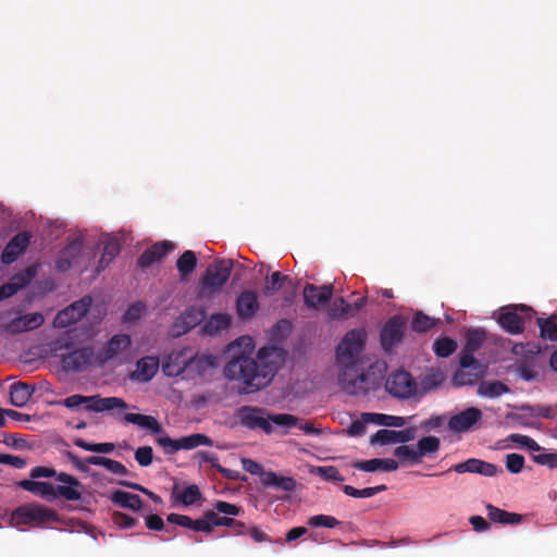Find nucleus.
Here are the masks:
<instances>
[{
	"label": "nucleus",
	"instance_id": "nucleus-41",
	"mask_svg": "<svg viewBox=\"0 0 557 557\" xmlns=\"http://www.w3.org/2000/svg\"><path fill=\"white\" fill-rule=\"evenodd\" d=\"M120 252V244L116 238L107 237L104 240L103 252L99 261V269H104Z\"/></svg>",
	"mask_w": 557,
	"mask_h": 557
},
{
	"label": "nucleus",
	"instance_id": "nucleus-20",
	"mask_svg": "<svg viewBox=\"0 0 557 557\" xmlns=\"http://www.w3.org/2000/svg\"><path fill=\"white\" fill-rule=\"evenodd\" d=\"M453 470L457 473H479L484 476H495L502 473L503 470L497 466L480 460V459H468L465 462L457 463L453 467Z\"/></svg>",
	"mask_w": 557,
	"mask_h": 557
},
{
	"label": "nucleus",
	"instance_id": "nucleus-47",
	"mask_svg": "<svg viewBox=\"0 0 557 557\" xmlns=\"http://www.w3.org/2000/svg\"><path fill=\"white\" fill-rule=\"evenodd\" d=\"M435 323V319L425 315L422 312H417L412 319L411 325L414 331L422 333L431 330Z\"/></svg>",
	"mask_w": 557,
	"mask_h": 557
},
{
	"label": "nucleus",
	"instance_id": "nucleus-4",
	"mask_svg": "<svg viewBox=\"0 0 557 557\" xmlns=\"http://www.w3.org/2000/svg\"><path fill=\"white\" fill-rule=\"evenodd\" d=\"M72 332H69L66 336L51 344V351L62 358V362L65 368L71 370H82L90 364H98L97 352H94L91 348H82L74 350L67 355L61 352L62 349H70V339Z\"/></svg>",
	"mask_w": 557,
	"mask_h": 557
},
{
	"label": "nucleus",
	"instance_id": "nucleus-30",
	"mask_svg": "<svg viewBox=\"0 0 557 557\" xmlns=\"http://www.w3.org/2000/svg\"><path fill=\"white\" fill-rule=\"evenodd\" d=\"M355 468L366 471V472H374V471H395L398 469V462L394 459H380L374 458L366 461H358L354 465Z\"/></svg>",
	"mask_w": 557,
	"mask_h": 557
},
{
	"label": "nucleus",
	"instance_id": "nucleus-25",
	"mask_svg": "<svg viewBox=\"0 0 557 557\" xmlns=\"http://www.w3.org/2000/svg\"><path fill=\"white\" fill-rule=\"evenodd\" d=\"M35 274L36 269L34 267H30L26 269L25 272L13 276L10 283L3 285L0 288V300L3 298L11 297L18 289L27 285L34 278Z\"/></svg>",
	"mask_w": 557,
	"mask_h": 557
},
{
	"label": "nucleus",
	"instance_id": "nucleus-62",
	"mask_svg": "<svg viewBox=\"0 0 557 557\" xmlns=\"http://www.w3.org/2000/svg\"><path fill=\"white\" fill-rule=\"evenodd\" d=\"M106 469L114 474H119V475L127 474V469L124 465H122L120 461H116V460H113L110 458L107 462Z\"/></svg>",
	"mask_w": 557,
	"mask_h": 557
},
{
	"label": "nucleus",
	"instance_id": "nucleus-55",
	"mask_svg": "<svg viewBox=\"0 0 557 557\" xmlns=\"http://www.w3.org/2000/svg\"><path fill=\"white\" fill-rule=\"evenodd\" d=\"M484 333L482 331L472 330L467 333L466 350L474 351L483 342Z\"/></svg>",
	"mask_w": 557,
	"mask_h": 557
},
{
	"label": "nucleus",
	"instance_id": "nucleus-51",
	"mask_svg": "<svg viewBox=\"0 0 557 557\" xmlns=\"http://www.w3.org/2000/svg\"><path fill=\"white\" fill-rule=\"evenodd\" d=\"M524 466V458L519 454H509L506 457V468L511 473L521 472Z\"/></svg>",
	"mask_w": 557,
	"mask_h": 557
},
{
	"label": "nucleus",
	"instance_id": "nucleus-10",
	"mask_svg": "<svg viewBox=\"0 0 557 557\" xmlns=\"http://www.w3.org/2000/svg\"><path fill=\"white\" fill-rule=\"evenodd\" d=\"M15 522H55L54 512L42 505L30 503L18 507L13 512Z\"/></svg>",
	"mask_w": 557,
	"mask_h": 557
},
{
	"label": "nucleus",
	"instance_id": "nucleus-34",
	"mask_svg": "<svg viewBox=\"0 0 557 557\" xmlns=\"http://www.w3.org/2000/svg\"><path fill=\"white\" fill-rule=\"evenodd\" d=\"M362 418L364 419V421H368V422L376 424V425L393 426V428H401V426L406 425V423H407V420L404 417L389 416V414H384V413L366 412V413H362Z\"/></svg>",
	"mask_w": 557,
	"mask_h": 557
},
{
	"label": "nucleus",
	"instance_id": "nucleus-23",
	"mask_svg": "<svg viewBox=\"0 0 557 557\" xmlns=\"http://www.w3.org/2000/svg\"><path fill=\"white\" fill-rule=\"evenodd\" d=\"M125 423L137 425L140 429L150 431L158 436L165 435L160 422L152 416L141 413H125L122 418Z\"/></svg>",
	"mask_w": 557,
	"mask_h": 557
},
{
	"label": "nucleus",
	"instance_id": "nucleus-35",
	"mask_svg": "<svg viewBox=\"0 0 557 557\" xmlns=\"http://www.w3.org/2000/svg\"><path fill=\"white\" fill-rule=\"evenodd\" d=\"M34 393V388L25 383H14L10 387V400L13 406L23 407L25 406L32 395Z\"/></svg>",
	"mask_w": 557,
	"mask_h": 557
},
{
	"label": "nucleus",
	"instance_id": "nucleus-33",
	"mask_svg": "<svg viewBox=\"0 0 557 557\" xmlns=\"http://www.w3.org/2000/svg\"><path fill=\"white\" fill-rule=\"evenodd\" d=\"M261 483L285 492L294 491L296 487V481L293 478L278 475L273 471L264 473Z\"/></svg>",
	"mask_w": 557,
	"mask_h": 557
},
{
	"label": "nucleus",
	"instance_id": "nucleus-58",
	"mask_svg": "<svg viewBox=\"0 0 557 557\" xmlns=\"http://www.w3.org/2000/svg\"><path fill=\"white\" fill-rule=\"evenodd\" d=\"M59 473H57V471L53 469V468H50V467H41V466H38V467H34L30 469V472H29V480H36L39 479V478H52V476H55L58 475Z\"/></svg>",
	"mask_w": 557,
	"mask_h": 557
},
{
	"label": "nucleus",
	"instance_id": "nucleus-63",
	"mask_svg": "<svg viewBox=\"0 0 557 557\" xmlns=\"http://www.w3.org/2000/svg\"><path fill=\"white\" fill-rule=\"evenodd\" d=\"M0 463L11 465L16 468H22L25 466V461L20 457L4 454H0Z\"/></svg>",
	"mask_w": 557,
	"mask_h": 557
},
{
	"label": "nucleus",
	"instance_id": "nucleus-14",
	"mask_svg": "<svg viewBox=\"0 0 557 557\" xmlns=\"http://www.w3.org/2000/svg\"><path fill=\"white\" fill-rule=\"evenodd\" d=\"M481 420L482 411L470 407L451 416L447 421V425L449 431L454 433H466L471 431Z\"/></svg>",
	"mask_w": 557,
	"mask_h": 557
},
{
	"label": "nucleus",
	"instance_id": "nucleus-5",
	"mask_svg": "<svg viewBox=\"0 0 557 557\" xmlns=\"http://www.w3.org/2000/svg\"><path fill=\"white\" fill-rule=\"evenodd\" d=\"M232 260H220L210 265L202 278L201 296H212L227 282L232 271Z\"/></svg>",
	"mask_w": 557,
	"mask_h": 557
},
{
	"label": "nucleus",
	"instance_id": "nucleus-27",
	"mask_svg": "<svg viewBox=\"0 0 557 557\" xmlns=\"http://www.w3.org/2000/svg\"><path fill=\"white\" fill-rule=\"evenodd\" d=\"M20 487L23 490L42 497L47 500H54L55 499V488L54 485L48 482H41L36 480H22L18 482Z\"/></svg>",
	"mask_w": 557,
	"mask_h": 557
},
{
	"label": "nucleus",
	"instance_id": "nucleus-57",
	"mask_svg": "<svg viewBox=\"0 0 557 557\" xmlns=\"http://www.w3.org/2000/svg\"><path fill=\"white\" fill-rule=\"evenodd\" d=\"M315 473H318L325 480L338 481V482L344 480L343 476L339 474L338 470L332 466L318 467L315 469Z\"/></svg>",
	"mask_w": 557,
	"mask_h": 557
},
{
	"label": "nucleus",
	"instance_id": "nucleus-8",
	"mask_svg": "<svg viewBox=\"0 0 557 557\" xmlns=\"http://www.w3.org/2000/svg\"><path fill=\"white\" fill-rule=\"evenodd\" d=\"M532 309L525 306H515L503 309L498 317L500 326L511 334H519L524 329L525 319L531 318Z\"/></svg>",
	"mask_w": 557,
	"mask_h": 557
},
{
	"label": "nucleus",
	"instance_id": "nucleus-19",
	"mask_svg": "<svg viewBox=\"0 0 557 557\" xmlns=\"http://www.w3.org/2000/svg\"><path fill=\"white\" fill-rule=\"evenodd\" d=\"M160 368V360L158 357L146 356L140 358L132 371L129 377L134 382L147 383L153 379Z\"/></svg>",
	"mask_w": 557,
	"mask_h": 557
},
{
	"label": "nucleus",
	"instance_id": "nucleus-61",
	"mask_svg": "<svg viewBox=\"0 0 557 557\" xmlns=\"http://www.w3.org/2000/svg\"><path fill=\"white\" fill-rule=\"evenodd\" d=\"M369 423L368 421H364V419L361 417V420L354 421L347 432L351 436H360L364 434L366 432V424Z\"/></svg>",
	"mask_w": 557,
	"mask_h": 557
},
{
	"label": "nucleus",
	"instance_id": "nucleus-36",
	"mask_svg": "<svg viewBox=\"0 0 557 557\" xmlns=\"http://www.w3.org/2000/svg\"><path fill=\"white\" fill-rule=\"evenodd\" d=\"M414 446L419 455V459L422 461L424 457L434 455L438 451L441 441L436 436L429 435L420 438Z\"/></svg>",
	"mask_w": 557,
	"mask_h": 557
},
{
	"label": "nucleus",
	"instance_id": "nucleus-6",
	"mask_svg": "<svg viewBox=\"0 0 557 557\" xmlns=\"http://www.w3.org/2000/svg\"><path fill=\"white\" fill-rule=\"evenodd\" d=\"M157 443L164 449L166 454H175L178 450H189L199 446H213V442L205 434L196 433L173 440L168 435L157 437Z\"/></svg>",
	"mask_w": 557,
	"mask_h": 557
},
{
	"label": "nucleus",
	"instance_id": "nucleus-56",
	"mask_svg": "<svg viewBox=\"0 0 557 557\" xmlns=\"http://www.w3.org/2000/svg\"><path fill=\"white\" fill-rule=\"evenodd\" d=\"M240 462L245 471L253 475H260L261 480L263 479V474L268 472L263 470V467L260 463L250 458H242Z\"/></svg>",
	"mask_w": 557,
	"mask_h": 557
},
{
	"label": "nucleus",
	"instance_id": "nucleus-24",
	"mask_svg": "<svg viewBox=\"0 0 557 557\" xmlns=\"http://www.w3.org/2000/svg\"><path fill=\"white\" fill-rule=\"evenodd\" d=\"M259 309L258 297L255 292H243L236 301L237 314L242 319L252 318Z\"/></svg>",
	"mask_w": 557,
	"mask_h": 557
},
{
	"label": "nucleus",
	"instance_id": "nucleus-18",
	"mask_svg": "<svg viewBox=\"0 0 557 557\" xmlns=\"http://www.w3.org/2000/svg\"><path fill=\"white\" fill-rule=\"evenodd\" d=\"M44 322L45 318L41 313L32 312L13 318L4 325V330L10 334H17L38 329Z\"/></svg>",
	"mask_w": 557,
	"mask_h": 557
},
{
	"label": "nucleus",
	"instance_id": "nucleus-21",
	"mask_svg": "<svg viewBox=\"0 0 557 557\" xmlns=\"http://www.w3.org/2000/svg\"><path fill=\"white\" fill-rule=\"evenodd\" d=\"M333 294L332 285L314 286L307 285L304 288L305 304L311 308H318L320 305L325 304Z\"/></svg>",
	"mask_w": 557,
	"mask_h": 557
},
{
	"label": "nucleus",
	"instance_id": "nucleus-17",
	"mask_svg": "<svg viewBox=\"0 0 557 557\" xmlns=\"http://www.w3.org/2000/svg\"><path fill=\"white\" fill-rule=\"evenodd\" d=\"M216 367V359L211 355L198 356L191 349L190 362H188V369L186 379L195 380L198 377H205L210 375Z\"/></svg>",
	"mask_w": 557,
	"mask_h": 557
},
{
	"label": "nucleus",
	"instance_id": "nucleus-54",
	"mask_svg": "<svg viewBox=\"0 0 557 557\" xmlns=\"http://www.w3.org/2000/svg\"><path fill=\"white\" fill-rule=\"evenodd\" d=\"M534 462L541 466H546L550 469H557V454L555 453H541L533 456Z\"/></svg>",
	"mask_w": 557,
	"mask_h": 557
},
{
	"label": "nucleus",
	"instance_id": "nucleus-44",
	"mask_svg": "<svg viewBox=\"0 0 557 557\" xmlns=\"http://www.w3.org/2000/svg\"><path fill=\"white\" fill-rule=\"evenodd\" d=\"M269 420L273 430L274 426L288 430L298 424V419L288 413L269 414Z\"/></svg>",
	"mask_w": 557,
	"mask_h": 557
},
{
	"label": "nucleus",
	"instance_id": "nucleus-60",
	"mask_svg": "<svg viewBox=\"0 0 557 557\" xmlns=\"http://www.w3.org/2000/svg\"><path fill=\"white\" fill-rule=\"evenodd\" d=\"M511 438L513 442H516L522 446H525L531 450H535V451L540 450L539 444L533 438H531L529 436L516 434V435H511Z\"/></svg>",
	"mask_w": 557,
	"mask_h": 557
},
{
	"label": "nucleus",
	"instance_id": "nucleus-32",
	"mask_svg": "<svg viewBox=\"0 0 557 557\" xmlns=\"http://www.w3.org/2000/svg\"><path fill=\"white\" fill-rule=\"evenodd\" d=\"M110 499L119 507L138 511L143 504L138 495L125 491H114L110 495Z\"/></svg>",
	"mask_w": 557,
	"mask_h": 557
},
{
	"label": "nucleus",
	"instance_id": "nucleus-12",
	"mask_svg": "<svg viewBox=\"0 0 557 557\" xmlns=\"http://www.w3.org/2000/svg\"><path fill=\"white\" fill-rule=\"evenodd\" d=\"M131 346V337L126 334H116L97 351L98 366L119 359Z\"/></svg>",
	"mask_w": 557,
	"mask_h": 557
},
{
	"label": "nucleus",
	"instance_id": "nucleus-49",
	"mask_svg": "<svg viewBox=\"0 0 557 557\" xmlns=\"http://www.w3.org/2000/svg\"><path fill=\"white\" fill-rule=\"evenodd\" d=\"M286 280L287 276L280 272L272 273L271 277L267 281L263 293L268 296H272L281 288L283 282Z\"/></svg>",
	"mask_w": 557,
	"mask_h": 557
},
{
	"label": "nucleus",
	"instance_id": "nucleus-42",
	"mask_svg": "<svg viewBox=\"0 0 557 557\" xmlns=\"http://www.w3.org/2000/svg\"><path fill=\"white\" fill-rule=\"evenodd\" d=\"M197 258L194 251L186 250L177 260L176 267L182 278L187 277L196 268Z\"/></svg>",
	"mask_w": 557,
	"mask_h": 557
},
{
	"label": "nucleus",
	"instance_id": "nucleus-38",
	"mask_svg": "<svg viewBox=\"0 0 557 557\" xmlns=\"http://www.w3.org/2000/svg\"><path fill=\"white\" fill-rule=\"evenodd\" d=\"M232 318L227 313L212 314L208 322L205 324L203 330L208 334H215L218 332L228 329Z\"/></svg>",
	"mask_w": 557,
	"mask_h": 557
},
{
	"label": "nucleus",
	"instance_id": "nucleus-22",
	"mask_svg": "<svg viewBox=\"0 0 557 557\" xmlns=\"http://www.w3.org/2000/svg\"><path fill=\"white\" fill-rule=\"evenodd\" d=\"M413 438V432L411 430H403V431H394V430H379L372 437V444H398V443H407Z\"/></svg>",
	"mask_w": 557,
	"mask_h": 557
},
{
	"label": "nucleus",
	"instance_id": "nucleus-37",
	"mask_svg": "<svg viewBox=\"0 0 557 557\" xmlns=\"http://www.w3.org/2000/svg\"><path fill=\"white\" fill-rule=\"evenodd\" d=\"M205 319V310L201 308H190L184 312L178 319L182 324V331L178 333H185L188 330L198 325Z\"/></svg>",
	"mask_w": 557,
	"mask_h": 557
},
{
	"label": "nucleus",
	"instance_id": "nucleus-9",
	"mask_svg": "<svg viewBox=\"0 0 557 557\" xmlns=\"http://www.w3.org/2000/svg\"><path fill=\"white\" fill-rule=\"evenodd\" d=\"M239 423L249 430H262L270 434L273 432L270 425L269 413L257 407L245 406L237 411Z\"/></svg>",
	"mask_w": 557,
	"mask_h": 557
},
{
	"label": "nucleus",
	"instance_id": "nucleus-52",
	"mask_svg": "<svg viewBox=\"0 0 557 557\" xmlns=\"http://www.w3.org/2000/svg\"><path fill=\"white\" fill-rule=\"evenodd\" d=\"M447 421H448V419L444 414L432 416L429 419L423 420L421 422L420 426H421V429H423L425 431L438 430L445 423H447Z\"/></svg>",
	"mask_w": 557,
	"mask_h": 557
},
{
	"label": "nucleus",
	"instance_id": "nucleus-15",
	"mask_svg": "<svg viewBox=\"0 0 557 557\" xmlns=\"http://www.w3.org/2000/svg\"><path fill=\"white\" fill-rule=\"evenodd\" d=\"M473 351L466 350L460 357L461 369L456 373L454 380L458 385H466L473 383L479 376L483 374L481 364L472 356Z\"/></svg>",
	"mask_w": 557,
	"mask_h": 557
},
{
	"label": "nucleus",
	"instance_id": "nucleus-13",
	"mask_svg": "<svg viewBox=\"0 0 557 557\" xmlns=\"http://www.w3.org/2000/svg\"><path fill=\"white\" fill-rule=\"evenodd\" d=\"M90 305L91 299L88 297L72 304L57 314L53 321V326L63 329L78 322L86 314Z\"/></svg>",
	"mask_w": 557,
	"mask_h": 557
},
{
	"label": "nucleus",
	"instance_id": "nucleus-28",
	"mask_svg": "<svg viewBox=\"0 0 557 557\" xmlns=\"http://www.w3.org/2000/svg\"><path fill=\"white\" fill-rule=\"evenodd\" d=\"M404 324L400 319H391L381 332V341L384 348H391L398 343L403 336Z\"/></svg>",
	"mask_w": 557,
	"mask_h": 557
},
{
	"label": "nucleus",
	"instance_id": "nucleus-43",
	"mask_svg": "<svg viewBox=\"0 0 557 557\" xmlns=\"http://www.w3.org/2000/svg\"><path fill=\"white\" fill-rule=\"evenodd\" d=\"M394 455L401 463L418 465L421 462L414 445H400L395 448Z\"/></svg>",
	"mask_w": 557,
	"mask_h": 557
},
{
	"label": "nucleus",
	"instance_id": "nucleus-64",
	"mask_svg": "<svg viewBox=\"0 0 557 557\" xmlns=\"http://www.w3.org/2000/svg\"><path fill=\"white\" fill-rule=\"evenodd\" d=\"M386 488L385 485H379L374 487H366L360 490L359 498H369L377 494L379 492H382Z\"/></svg>",
	"mask_w": 557,
	"mask_h": 557
},
{
	"label": "nucleus",
	"instance_id": "nucleus-3",
	"mask_svg": "<svg viewBox=\"0 0 557 557\" xmlns=\"http://www.w3.org/2000/svg\"><path fill=\"white\" fill-rule=\"evenodd\" d=\"M63 406L70 409L77 408L85 405L88 410L95 412H122L129 408V406L120 397H100L95 396H83L72 395L61 401Z\"/></svg>",
	"mask_w": 557,
	"mask_h": 557
},
{
	"label": "nucleus",
	"instance_id": "nucleus-31",
	"mask_svg": "<svg viewBox=\"0 0 557 557\" xmlns=\"http://www.w3.org/2000/svg\"><path fill=\"white\" fill-rule=\"evenodd\" d=\"M173 244L170 242H162L153 245L150 249L146 250L139 258L141 267H148L156 261H159L169 251L173 249Z\"/></svg>",
	"mask_w": 557,
	"mask_h": 557
},
{
	"label": "nucleus",
	"instance_id": "nucleus-29",
	"mask_svg": "<svg viewBox=\"0 0 557 557\" xmlns=\"http://www.w3.org/2000/svg\"><path fill=\"white\" fill-rule=\"evenodd\" d=\"M29 236L25 233L16 235L5 247L2 253L3 263H12L27 247Z\"/></svg>",
	"mask_w": 557,
	"mask_h": 557
},
{
	"label": "nucleus",
	"instance_id": "nucleus-59",
	"mask_svg": "<svg viewBox=\"0 0 557 557\" xmlns=\"http://www.w3.org/2000/svg\"><path fill=\"white\" fill-rule=\"evenodd\" d=\"M146 311V308L143 304L138 302L133 305L124 314V320L127 322L135 321L140 319Z\"/></svg>",
	"mask_w": 557,
	"mask_h": 557
},
{
	"label": "nucleus",
	"instance_id": "nucleus-39",
	"mask_svg": "<svg viewBox=\"0 0 557 557\" xmlns=\"http://www.w3.org/2000/svg\"><path fill=\"white\" fill-rule=\"evenodd\" d=\"M508 392V387L498 381H484L479 385L478 394L483 397L495 398Z\"/></svg>",
	"mask_w": 557,
	"mask_h": 557
},
{
	"label": "nucleus",
	"instance_id": "nucleus-48",
	"mask_svg": "<svg viewBox=\"0 0 557 557\" xmlns=\"http://www.w3.org/2000/svg\"><path fill=\"white\" fill-rule=\"evenodd\" d=\"M456 348V342L448 337L440 338L434 343V351L438 357H448Z\"/></svg>",
	"mask_w": 557,
	"mask_h": 557
},
{
	"label": "nucleus",
	"instance_id": "nucleus-53",
	"mask_svg": "<svg viewBox=\"0 0 557 557\" xmlns=\"http://www.w3.org/2000/svg\"><path fill=\"white\" fill-rule=\"evenodd\" d=\"M153 451L150 446H143L135 451V459L141 467H148L152 462Z\"/></svg>",
	"mask_w": 557,
	"mask_h": 557
},
{
	"label": "nucleus",
	"instance_id": "nucleus-1",
	"mask_svg": "<svg viewBox=\"0 0 557 557\" xmlns=\"http://www.w3.org/2000/svg\"><path fill=\"white\" fill-rule=\"evenodd\" d=\"M255 343L250 336H242L228 346L232 359L225 367V376L240 383L244 393L263 388L273 379L278 368L281 352L275 347H264L258 352V360L250 356Z\"/></svg>",
	"mask_w": 557,
	"mask_h": 557
},
{
	"label": "nucleus",
	"instance_id": "nucleus-7",
	"mask_svg": "<svg viewBox=\"0 0 557 557\" xmlns=\"http://www.w3.org/2000/svg\"><path fill=\"white\" fill-rule=\"evenodd\" d=\"M191 358V348L185 347L175 349L163 357L161 369L164 375L175 377L184 375L186 377L188 362Z\"/></svg>",
	"mask_w": 557,
	"mask_h": 557
},
{
	"label": "nucleus",
	"instance_id": "nucleus-45",
	"mask_svg": "<svg viewBox=\"0 0 557 557\" xmlns=\"http://www.w3.org/2000/svg\"><path fill=\"white\" fill-rule=\"evenodd\" d=\"M330 315L332 318L352 317V305L348 304L344 298L335 300L330 308Z\"/></svg>",
	"mask_w": 557,
	"mask_h": 557
},
{
	"label": "nucleus",
	"instance_id": "nucleus-11",
	"mask_svg": "<svg viewBox=\"0 0 557 557\" xmlns=\"http://www.w3.org/2000/svg\"><path fill=\"white\" fill-rule=\"evenodd\" d=\"M387 392L398 398H409L416 394L417 384L406 371H396L386 380Z\"/></svg>",
	"mask_w": 557,
	"mask_h": 557
},
{
	"label": "nucleus",
	"instance_id": "nucleus-16",
	"mask_svg": "<svg viewBox=\"0 0 557 557\" xmlns=\"http://www.w3.org/2000/svg\"><path fill=\"white\" fill-rule=\"evenodd\" d=\"M58 485L55 488V499L62 497L66 500H78L84 493L83 484L74 476L61 472L57 475Z\"/></svg>",
	"mask_w": 557,
	"mask_h": 557
},
{
	"label": "nucleus",
	"instance_id": "nucleus-26",
	"mask_svg": "<svg viewBox=\"0 0 557 557\" xmlns=\"http://www.w3.org/2000/svg\"><path fill=\"white\" fill-rule=\"evenodd\" d=\"M201 493L199 487L195 484H175L172 491V497L175 503H180L184 506L195 504L200 499Z\"/></svg>",
	"mask_w": 557,
	"mask_h": 557
},
{
	"label": "nucleus",
	"instance_id": "nucleus-46",
	"mask_svg": "<svg viewBox=\"0 0 557 557\" xmlns=\"http://www.w3.org/2000/svg\"><path fill=\"white\" fill-rule=\"evenodd\" d=\"M541 335L550 341H557V315H552L546 320H539Z\"/></svg>",
	"mask_w": 557,
	"mask_h": 557
},
{
	"label": "nucleus",
	"instance_id": "nucleus-2",
	"mask_svg": "<svg viewBox=\"0 0 557 557\" xmlns=\"http://www.w3.org/2000/svg\"><path fill=\"white\" fill-rule=\"evenodd\" d=\"M366 332L363 330L349 331L337 346V361L342 368L339 384L349 394L366 393L369 384L374 380L361 372L359 355L363 348Z\"/></svg>",
	"mask_w": 557,
	"mask_h": 557
},
{
	"label": "nucleus",
	"instance_id": "nucleus-50",
	"mask_svg": "<svg viewBox=\"0 0 557 557\" xmlns=\"http://www.w3.org/2000/svg\"><path fill=\"white\" fill-rule=\"evenodd\" d=\"M240 511V507L226 502L219 500L213 505V510L211 511L210 515H208V517H211L214 513H222L226 516H239Z\"/></svg>",
	"mask_w": 557,
	"mask_h": 557
},
{
	"label": "nucleus",
	"instance_id": "nucleus-40",
	"mask_svg": "<svg viewBox=\"0 0 557 557\" xmlns=\"http://www.w3.org/2000/svg\"><path fill=\"white\" fill-rule=\"evenodd\" d=\"M486 510L491 522H520L523 519L519 513L507 512L493 505H487Z\"/></svg>",
	"mask_w": 557,
	"mask_h": 557
}]
</instances>
